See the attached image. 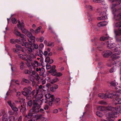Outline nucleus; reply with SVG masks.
<instances>
[{
	"mask_svg": "<svg viewBox=\"0 0 121 121\" xmlns=\"http://www.w3.org/2000/svg\"><path fill=\"white\" fill-rule=\"evenodd\" d=\"M15 117L11 116L9 117L7 114H4L3 117L2 121H14Z\"/></svg>",
	"mask_w": 121,
	"mask_h": 121,
	"instance_id": "nucleus-10",
	"label": "nucleus"
},
{
	"mask_svg": "<svg viewBox=\"0 0 121 121\" xmlns=\"http://www.w3.org/2000/svg\"><path fill=\"white\" fill-rule=\"evenodd\" d=\"M31 65L33 66V69H35V68L34 67V65L36 67H38L39 65L38 62L37 61H35L34 63H31Z\"/></svg>",
	"mask_w": 121,
	"mask_h": 121,
	"instance_id": "nucleus-21",
	"label": "nucleus"
},
{
	"mask_svg": "<svg viewBox=\"0 0 121 121\" xmlns=\"http://www.w3.org/2000/svg\"><path fill=\"white\" fill-rule=\"evenodd\" d=\"M114 18L117 20H121V12L118 14L117 16L114 15Z\"/></svg>",
	"mask_w": 121,
	"mask_h": 121,
	"instance_id": "nucleus-20",
	"label": "nucleus"
},
{
	"mask_svg": "<svg viewBox=\"0 0 121 121\" xmlns=\"http://www.w3.org/2000/svg\"><path fill=\"white\" fill-rule=\"evenodd\" d=\"M98 96L100 98L103 99H106L107 98L111 97L109 96H107V93H100L98 94Z\"/></svg>",
	"mask_w": 121,
	"mask_h": 121,
	"instance_id": "nucleus-12",
	"label": "nucleus"
},
{
	"mask_svg": "<svg viewBox=\"0 0 121 121\" xmlns=\"http://www.w3.org/2000/svg\"><path fill=\"white\" fill-rule=\"evenodd\" d=\"M32 90V88L30 86H29L28 87H25L23 89V90L24 91L28 93L29 95L31 93V91Z\"/></svg>",
	"mask_w": 121,
	"mask_h": 121,
	"instance_id": "nucleus-16",
	"label": "nucleus"
},
{
	"mask_svg": "<svg viewBox=\"0 0 121 121\" xmlns=\"http://www.w3.org/2000/svg\"><path fill=\"white\" fill-rule=\"evenodd\" d=\"M35 76L36 77V79L37 81L39 80L40 78L39 75L38 74H35Z\"/></svg>",
	"mask_w": 121,
	"mask_h": 121,
	"instance_id": "nucleus-51",
	"label": "nucleus"
},
{
	"mask_svg": "<svg viewBox=\"0 0 121 121\" xmlns=\"http://www.w3.org/2000/svg\"><path fill=\"white\" fill-rule=\"evenodd\" d=\"M50 59V57H47L45 59V61L46 62H48Z\"/></svg>",
	"mask_w": 121,
	"mask_h": 121,
	"instance_id": "nucleus-53",
	"label": "nucleus"
},
{
	"mask_svg": "<svg viewBox=\"0 0 121 121\" xmlns=\"http://www.w3.org/2000/svg\"><path fill=\"white\" fill-rule=\"evenodd\" d=\"M29 78L31 81L33 82L34 80L35 77L33 75H31L29 77Z\"/></svg>",
	"mask_w": 121,
	"mask_h": 121,
	"instance_id": "nucleus-40",
	"label": "nucleus"
},
{
	"mask_svg": "<svg viewBox=\"0 0 121 121\" xmlns=\"http://www.w3.org/2000/svg\"><path fill=\"white\" fill-rule=\"evenodd\" d=\"M114 32L116 36L121 35V28H119L118 31H115Z\"/></svg>",
	"mask_w": 121,
	"mask_h": 121,
	"instance_id": "nucleus-26",
	"label": "nucleus"
},
{
	"mask_svg": "<svg viewBox=\"0 0 121 121\" xmlns=\"http://www.w3.org/2000/svg\"><path fill=\"white\" fill-rule=\"evenodd\" d=\"M48 29L51 30V31L53 33H54V32L53 31V30H52V29L51 27H49L48 28Z\"/></svg>",
	"mask_w": 121,
	"mask_h": 121,
	"instance_id": "nucleus-58",
	"label": "nucleus"
},
{
	"mask_svg": "<svg viewBox=\"0 0 121 121\" xmlns=\"http://www.w3.org/2000/svg\"><path fill=\"white\" fill-rule=\"evenodd\" d=\"M108 22L106 21H103L99 23L98 24V26L99 27H101L106 25L107 24Z\"/></svg>",
	"mask_w": 121,
	"mask_h": 121,
	"instance_id": "nucleus-18",
	"label": "nucleus"
},
{
	"mask_svg": "<svg viewBox=\"0 0 121 121\" xmlns=\"http://www.w3.org/2000/svg\"><path fill=\"white\" fill-rule=\"evenodd\" d=\"M46 68L47 69H48L51 68V65H47L46 66Z\"/></svg>",
	"mask_w": 121,
	"mask_h": 121,
	"instance_id": "nucleus-55",
	"label": "nucleus"
},
{
	"mask_svg": "<svg viewBox=\"0 0 121 121\" xmlns=\"http://www.w3.org/2000/svg\"><path fill=\"white\" fill-rule=\"evenodd\" d=\"M114 67H112L110 69V71H109L111 73H112L114 72V71L115 70L114 69Z\"/></svg>",
	"mask_w": 121,
	"mask_h": 121,
	"instance_id": "nucleus-57",
	"label": "nucleus"
},
{
	"mask_svg": "<svg viewBox=\"0 0 121 121\" xmlns=\"http://www.w3.org/2000/svg\"><path fill=\"white\" fill-rule=\"evenodd\" d=\"M22 93L24 96H27L29 94L28 93L24 91L22 92Z\"/></svg>",
	"mask_w": 121,
	"mask_h": 121,
	"instance_id": "nucleus-48",
	"label": "nucleus"
},
{
	"mask_svg": "<svg viewBox=\"0 0 121 121\" xmlns=\"http://www.w3.org/2000/svg\"><path fill=\"white\" fill-rule=\"evenodd\" d=\"M44 38L43 37L41 36L39 38H37L36 39V41H39L40 42H42L44 40Z\"/></svg>",
	"mask_w": 121,
	"mask_h": 121,
	"instance_id": "nucleus-24",
	"label": "nucleus"
},
{
	"mask_svg": "<svg viewBox=\"0 0 121 121\" xmlns=\"http://www.w3.org/2000/svg\"><path fill=\"white\" fill-rule=\"evenodd\" d=\"M110 84L113 86H116L118 85V83H117L115 81H113L111 82Z\"/></svg>",
	"mask_w": 121,
	"mask_h": 121,
	"instance_id": "nucleus-34",
	"label": "nucleus"
},
{
	"mask_svg": "<svg viewBox=\"0 0 121 121\" xmlns=\"http://www.w3.org/2000/svg\"><path fill=\"white\" fill-rule=\"evenodd\" d=\"M16 47L17 48L16 49H13V50L14 52L18 53L19 50H21L23 52V50H22V48L18 45L16 44Z\"/></svg>",
	"mask_w": 121,
	"mask_h": 121,
	"instance_id": "nucleus-13",
	"label": "nucleus"
},
{
	"mask_svg": "<svg viewBox=\"0 0 121 121\" xmlns=\"http://www.w3.org/2000/svg\"><path fill=\"white\" fill-rule=\"evenodd\" d=\"M32 104V101L30 100L29 101L28 103V105L29 106H31Z\"/></svg>",
	"mask_w": 121,
	"mask_h": 121,
	"instance_id": "nucleus-54",
	"label": "nucleus"
},
{
	"mask_svg": "<svg viewBox=\"0 0 121 121\" xmlns=\"http://www.w3.org/2000/svg\"><path fill=\"white\" fill-rule=\"evenodd\" d=\"M107 18V16L106 15L104 16L99 17H97V19L98 20H103Z\"/></svg>",
	"mask_w": 121,
	"mask_h": 121,
	"instance_id": "nucleus-29",
	"label": "nucleus"
},
{
	"mask_svg": "<svg viewBox=\"0 0 121 121\" xmlns=\"http://www.w3.org/2000/svg\"><path fill=\"white\" fill-rule=\"evenodd\" d=\"M34 106L33 107V108L30 110V113H29L27 115H26L25 116V118H32L29 121H30V120H33V118L35 117V115L34 113H33L32 112V111H33L34 112H38L39 111V109H35L34 108Z\"/></svg>",
	"mask_w": 121,
	"mask_h": 121,
	"instance_id": "nucleus-6",
	"label": "nucleus"
},
{
	"mask_svg": "<svg viewBox=\"0 0 121 121\" xmlns=\"http://www.w3.org/2000/svg\"><path fill=\"white\" fill-rule=\"evenodd\" d=\"M117 4H114L113 5L112 7V8L113 9V11H112V13H113L115 15V13L116 12H117L118 11V9H113V8L114 7H115L116 5Z\"/></svg>",
	"mask_w": 121,
	"mask_h": 121,
	"instance_id": "nucleus-30",
	"label": "nucleus"
},
{
	"mask_svg": "<svg viewBox=\"0 0 121 121\" xmlns=\"http://www.w3.org/2000/svg\"><path fill=\"white\" fill-rule=\"evenodd\" d=\"M86 7L88 9H90L91 10H92V7L90 5H87L86 6Z\"/></svg>",
	"mask_w": 121,
	"mask_h": 121,
	"instance_id": "nucleus-50",
	"label": "nucleus"
},
{
	"mask_svg": "<svg viewBox=\"0 0 121 121\" xmlns=\"http://www.w3.org/2000/svg\"><path fill=\"white\" fill-rule=\"evenodd\" d=\"M48 105H46L44 107V109L45 110H47L48 109Z\"/></svg>",
	"mask_w": 121,
	"mask_h": 121,
	"instance_id": "nucleus-64",
	"label": "nucleus"
},
{
	"mask_svg": "<svg viewBox=\"0 0 121 121\" xmlns=\"http://www.w3.org/2000/svg\"><path fill=\"white\" fill-rule=\"evenodd\" d=\"M36 70L37 72L39 71H40V74L41 75H42L44 72V69L43 67H42L41 68H38L36 67Z\"/></svg>",
	"mask_w": 121,
	"mask_h": 121,
	"instance_id": "nucleus-15",
	"label": "nucleus"
},
{
	"mask_svg": "<svg viewBox=\"0 0 121 121\" xmlns=\"http://www.w3.org/2000/svg\"><path fill=\"white\" fill-rule=\"evenodd\" d=\"M44 87H45L44 86H42V85H40L38 89L37 90L39 91H42V90H43V91H45V90L44 89Z\"/></svg>",
	"mask_w": 121,
	"mask_h": 121,
	"instance_id": "nucleus-35",
	"label": "nucleus"
},
{
	"mask_svg": "<svg viewBox=\"0 0 121 121\" xmlns=\"http://www.w3.org/2000/svg\"><path fill=\"white\" fill-rule=\"evenodd\" d=\"M98 104L102 105H107V103L104 100H102L99 101L98 102Z\"/></svg>",
	"mask_w": 121,
	"mask_h": 121,
	"instance_id": "nucleus-31",
	"label": "nucleus"
},
{
	"mask_svg": "<svg viewBox=\"0 0 121 121\" xmlns=\"http://www.w3.org/2000/svg\"><path fill=\"white\" fill-rule=\"evenodd\" d=\"M48 42L46 40H44V43L45 45H47L48 43Z\"/></svg>",
	"mask_w": 121,
	"mask_h": 121,
	"instance_id": "nucleus-63",
	"label": "nucleus"
},
{
	"mask_svg": "<svg viewBox=\"0 0 121 121\" xmlns=\"http://www.w3.org/2000/svg\"><path fill=\"white\" fill-rule=\"evenodd\" d=\"M19 57L21 59H22L26 60V58L24 57V56H26L27 55L26 54H25L24 55H23L21 54H19L18 55Z\"/></svg>",
	"mask_w": 121,
	"mask_h": 121,
	"instance_id": "nucleus-32",
	"label": "nucleus"
},
{
	"mask_svg": "<svg viewBox=\"0 0 121 121\" xmlns=\"http://www.w3.org/2000/svg\"><path fill=\"white\" fill-rule=\"evenodd\" d=\"M25 72L26 74H29L30 73L29 71L27 70H26Z\"/></svg>",
	"mask_w": 121,
	"mask_h": 121,
	"instance_id": "nucleus-61",
	"label": "nucleus"
},
{
	"mask_svg": "<svg viewBox=\"0 0 121 121\" xmlns=\"http://www.w3.org/2000/svg\"><path fill=\"white\" fill-rule=\"evenodd\" d=\"M18 24L17 25L18 28L21 30L22 32L25 33V35H27L30 39H32L33 42H35V36H32V34L26 29L24 28V24L23 22H22L21 23L20 21H18Z\"/></svg>",
	"mask_w": 121,
	"mask_h": 121,
	"instance_id": "nucleus-4",
	"label": "nucleus"
},
{
	"mask_svg": "<svg viewBox=\"0 0 121 121\" xmlns=\"http://www.w3.org/2000/svg\"><path fill=\"white\" fill-rule=\"evenodd\" d=\"M56 70H51L49 71V73H51L53 76H56Z\"/></svg>",
	"mask_w": 121,
	"mask_h": 121,
	"instance_id": "nucleus-27",
	"label": "nucleus"
},
{
	"mask_svg": "<svg viewBox=\"0 0 121 121\" xmlns=\"http://www.w3.org/2000/svg\"><path fill=\"white\" fill-rule=\"evenodd\" d=\"M119 86H117V87H116L115 89L116 90V91L115 92V93H109L108 94L107 93V96H111V97L108 98H112L113 97V95L118 96L120 94H121V91H120L121 90V89H119Z\"/></svg>",
	"mask_w": 121,
	"mask_h": 121,
	"instance_id": "nucleus-9",
	"label": "nucleus"
},
{
	"mask_svg": "<svg viewBox=\"0 0 121 121\" xmlns=\"http://www.w3.org/2000/svg\"><path fill=\"white\" fill-rule=\"evenodd\" d=\"M112 52L109 51H108L106 52L105 53L103 54V56L104 57H107L112 54Z\"/></svg>",
	"mask_w": 121,
	"mask_h": 121,
	"instance_id": "nucleus-17",
	"label": "nucleus"
},
{
	"mask_svg": "<svg viewBox=\"0 0 121 121\" xmlns=\"http://www.w3.org/2000/svg\"><path fill=\"white\" fill-rule=\"evenodd\" d=\"M53 60L52 59H50L49 61L48 62V63L49 64H52L53 63Z\"/></svg>",
	"mask_w": 121,
	"mask_h": 121,
	"instance_id": "nucleus-59",
	"label": "nucleus"
},
{
	"mask_svg": "<svg viewBox=\"0 0 121 121\" xmlns=\"http://www.w3.org/2000/svg\"><path fill=\"white\" fill-rule=\"evenodd\" d=\"M12 109L13 111H15L17 112L18 111V108L16 107L15 105L14 107H12Z\"/></svg>",
	"mask_w": 121,
	"mask_h": 121,
	"instance_id": "nucleus-45",
	"label": "nucleus"
},
{
	"mask_svg": "<svg viewBox=\"0 0 121 121\" xmlns=\"http://www.w3.org/2000/svg\"><path fill=\"white\" fill-rule=\"evenodd\" d=\"M60 99L58 98H56L55 100V101L56 103H59Z\"/></svg>",
	"mask_w": 121,
	"mask_h": 121,
	"instance_id": "nucleus-47",
	"label": "nucleus"
},
{
	"mask_svg": "<svg viewBox=\"0 0 121 121\" xmlns=\"http://www.w3.org/2000/svg\"><path fill=\"white\" fill-rule=\"evenodd\" d=\"M30 39L28 40L29 41L30 43V44H29L28 43L25 42V43H24L22 44V45L23 46H25L26 48H27V50L28 51L30 52H32L33 50L34 49H37L39 47L38 44L34 43L33 44V46L32 45V43H34L33 42L32 39Z\"/></svg>",
	"mask_w": 121,
	"mask_h": 121,
	"instance_id": "nucleus-5",
	"label": "nucleus"
},
{
	"mask_svg": "<svg viewBox=\"0 0 121 121\" xmlns=\"http://www.w3.org/2000/svg\"><path fill=\"white\" fill-rule=\"evenodd\" d=\"M22 81L23 82L26 83H29L30 82V81L29 80L25 78H23Z\"/></svg>",
	"mask_w": 121,
	"mask_h": 121,
	"instance_id": "nucleus-43",
	"label": "nucleus"
},
{
	"mask_svg": "<svg viewBox=\"0 0 121 121\" xmlns=\"http://www.w3.org/2000/svg\"><path fill=\"white\" fill-rule=\"evenodd\" d=\"M104 0H93V1L94 2L99 3L101 2L103 5L105 4V3L104 2Z\"/></svg>",
	"mask_w": 121,
	"mask_h": 121,
	"instance_id": "nucleus-25",
	"label": "nucleus"
},
{
	"mask_svg": "<svg viewBox=\"0 0 121 121\" xmlns=\"http://www.w3.org/2000/svg\"><path fill=\"white\" fill-rule=\"evenodd\" d=\"M57 49L60 50H63V47H60V48L58 47Z\"/></svg>",
	"mask_w": 121,
	"mask_h": 121,
	"instance_id": "nucleus-62",
	"label": "nucleus"
},
{
	"mask_svg": "<svg viewBox=\"0 0 121 121\" xmlns=\"http://www.w3.org/2000/svg\"><path fill=\"white\" fill-rule=\"evenodd\" d=\"M58 85L55 84L50 88V90L51 91L54 92L55 91L56 89L58 88Z\"/></svg>",
	"mask_w": 121,
	"mask_h": 121,
	"instance_id": "nucleus-19",
	"label": "nucleus"
},
{
	"mask_svg": "<svg viewBox=\"0 0 121 121\" xmlns=\"http://www.w3.org/2000/svg\"><path fill=\"white\" fill-rule=\"evenodd\" d=\"M26 57L27 59L29 60H26L27 62L26 63L27 64V65H28L29 64H30V60H31V57L30 55H27Z\"/></svg>",
	"mask_w": 121,
	"mask_h": 121,
	"instance_id": "nucleus-28",
	"label": "nucleus"
},
{
	"mask_svg": "<svg viewBox=\"0 0 121 121\" xmlns=\"http://www.w3.org/2000/svg\"><path fill=\"white\" fill-rule=\"evenodd\" d=\"M24 64V63L22 62H21L20 64V68L21 70L23 69Z\"/></svg>",
	"mask_w": 121,
	"mask_h": 121,
	"instance_id": "nucleus-44",
	"label": "nucleus"
},
{
	"mask_svg": "<svg viewBox=\"0 0 121 121\" xmlns=\"http://www.w3.org/2000/svg\"><path fill=\"white\" fill-rule=\"evenodd\" d=\"M62 75V74L60 72H56V76L57 77H59L61 76Z\"/></svg>",
	"mask_w": 121,
	"mask_h": 121,
	"instance_id": "nucleus-46",
	"label": "nucleus"
},
{
	"mask_svg": "<svg viewBox=\"0 0 121 121\" xmlns=\"http://www.w3.org/2000/svg\"><path fill=\"white\" fill-rule=\"evenodd\" d=\"M39 91L37 90L36 92V94L34 96L35 98H36L35 100H34L33 101V104L34 106V109L35 108V109H39L40 108H37V106H35L34 104V101H39V100H41L40 99L42 98L43 97V95L41 94H38L39 93Z\"/></svg>",
	"mask_w": 121,
	"mask_h": 121,
	"instance_id": "nucleus-8",
	"label": "nucleus"
},
{
	"mask_svg": "<svg viewBox=\"0 0 121 121\" xmlns=\"http://www.w3.org/2000/svg\"><path fill=\"white\" fill-rule=\"evenodd\" d=\"M31 57V59L32 58H34L35 57V56L33 54H30Z\"/></svg>",
	"mask_w": 121,
	"mask_h": 121,
	"instance_id": "nucleus-56",
	"label": "nucleus"
},
{
	"mask_svg": "<svg viewBox=\"0 0 121 121\" xmlns=\"http://www.w3.org/2000/svg\"><path fill=\"white\" fill-rule=\"evenodd\" d=\"M113 52L115 53L111 56V58L113 60L119 58H120L119 55L121 53V52L120 50H118V48H115Z\"/></svg>",
	"mask_w": 121,
	"mask_h": 121,
	"instance_id": "nucleus-7",
	"label": "nucleus"
},
{
	"mask_svg": "<svg viewBox=\"0 0 121 121\" xmlns=\"http://www.w3.org/2000/svg\"><path fill=\"white\" fill-rule=\"evenodd\" d=\"M96 115L100 117H102L103 116V114L102 113L99 112H96Z\"/></svg>",
	"mask_w": 121,
	"mask_h": 121,
	"instance_id": "nucleus-38",
	"label": "nucleus"
},
{
	"mask_svg": "<svg viewBox=\"0 0 121 121\" xmlns=\"http://www.w3.org/2000/svg\"><path fill=\"white\" fill-rule=\"evenodd\" d=\"M109 39V37H105L104 36L101 37L100 38V39L101 41H104L106 40Z\"/></svg>",
	"mask_w": 121,
	"mask_h": 121,
	"instance_id": "nucleus-37",
	"label": "nucleus"
},
{
	"mask_svg": "<svg viewBox=\"0 0 121 121\" xmlns=\"http://www.w3.org/2000/svg\"><path fill=\"white\" fill-rule=\"evenodd\" d=\"M27 96L26 99H30L31 98V96H30V95H28L27 96Z\"/></svg>",
	"mask_w": 121,
	"mask_h": 121,
	"instance_id": "nucleus-60",
	"label": "nucleus"
},
{
	"mask_svg": "<svg viewBox=\"0 0 121 121\" xmlns=\"http://www.w3.org/2000/svg\"><path fill=\"white\" fill-rule=\"evenodd\" d=\"M115 26L117 27H121V21L117 22L115 24Z\"/></svg>",
	"mask_w": 121,
	"mask_h": 121,
	"instance_id": "nucleus-36",
	"label": "nucleus"
},
{
	"mask_svg": "<svg viewBox=\"0 0 121 121\" xmlns=\"http://www.w3.org/2000/svg\"><path fill=\"white\" fill-rule=\"evenodd\" d=\"M39 49H42L44 47V44L43 43H41L39 45Z\"/></svg>",
	"mask_w": 121,
	"mask_h": 121,
	"instance_id": "nucleus-49",
	"label": "nucleus"
},
{
	"mask_svg": "<svg viewBox=\"0 0 121 121\" xmlns=\"http://www.w3.org/2000/svg\"><path fill=\"white\" fill-rule=\"evenodd\" d=\"M107 43V47L108 48H112L114 47L115 45L114 43L111 44L109 43L108 42Z\"/></svg>",
	"mask_w": 121,
	"mask_h": 121,
	"instance_id": "nucleus-22",
	"label": "nucleus"
},
{
	"mask_svg": "<svg viewBox=\"0 0 121 121\" xmlns=\"http://www.w3.org/2000/svg\"><path fill=\"white\" fill-rule=\"evenodd\" d=\"M45 96V99H42V100L36 101H34V104L35 106H37V108H40V105L42 104V103L44 102L45 103H47L48 102H49V105H51L52 104V102L54 101V95H51L50 94L47 93L46 94Z\"/></svg>",
	"mask_w": 121,
	"mask_h": 121,
	"instance_id": "nucleus-2",
	"label": "nucleus"
},
{
	"mask_svg": "<svg viewBox=\"0 0 121 121\" xmlns=\"http://www.w3.org/2000/svg\"><path fill=\"white\" fill-rule=\"evenodd\" d=\"M41 28V26H39L38 27L36 30L35 32L36 34H38L40 31V29Z\"/></svg>",
	"mask_w": 121,
	"mask_h": 121,
	"instance_id": "nucleus-42",
	"label": "nucleus"
},
{
	"mask_svg": "<svg viewBox=\"0 0 121 121\" xmlns=\"http://www.w3.org/2000/svg\"><path fill=\"white\" fill-rule=\"evenodd\" d=\"M58 112V110L57 109H55L52 110V113L54 114L57 113Z\"/></svg>",
	"mask_w": 121,
	"mask_h": 121,
	"instance_id": "nucleus-52",
	"label": "nucleus"
},
{
	"mask_svg": "<svg viewBox=\"0 0 121 121\" xmlns=\"http://www.w3.org/2000/svg\"><path fill=\"white\" fill-rule=\"evenodd\" d=\"M33 120L30 121H35L38 119H39L40 121H45L46 119L45 118L42 117L41 115H37L35 116V117L33 118Z\"/></svg>",
	"mask_w": 121,
	"mask_h": 121,
	"instance_id": "nucleus-11",
	"label": "nucleus"
},
{
	"mask_svg": "<svg viewBox=\"0 0 121 121\" xmlns=\"http://www.w3.org/2000/svg\"><path fill=\"white\" fill-rule=\"evenodd\" d=\"M58 81V79L57 78H56L52 79L51 83H53L56 82Z\"/></svg>",
	"mask_w": 121,
	"mask_h": 121,
	"instance_id": "nucleus-39",
	"label": "nucleus"
},
{
	"mask_svg": "<svg viewBox=\"0 0 121 121\" xmlns=\"http://www.w3.org/2000/svg\"><path fill=\"white\" fill-rule=\"evenodd\" d=\"M97 109L101 111L105 110L111 111V112L108 113L107 115V116L109 117H116V115H117L118 113H121V107L120 106L113 107L109 106L106 107L99 106L97 107Z\"/></svg>",
	"mask_w": 121,
	"mask_h": 121,
	"instance_id": "nucleus-1",
	"label": "nucleus"
},
{
	"mask_svg": "<svg viewBox=\"0 0 121 121\" xmlns=\"http://www.w3.org/2000/svg\"><path fill=\"white\" fill-rule=\"evenodd\" d=\"M7 103L9 106L12 108V107H14L15 105V104L13 102H12L10 100H9L7 102Z\"/></svg>",
	"mask_w": 121,
	"mask_h": 121,
	"instance_id": "nucleus-23",
	"label": "nucleus"
},
{
	"mask_svg": "<svg viewBox=\"0 0 121 121\" xmlns=\"http://www.w3.org/2000/svg\"><path fill=\"white\" fill-rule=\"evenodd\" d=\"M13 33L14 34L17 36L20 37L19 39H16L15 40L13 39H11L10 40V43L12 44L15 43L16 42L17 43L22 44L26 41V36L25 35L21 34V33L18 31V29L17 27L14 28Z\"/></svg>",
	"mask_w": 121,
	"mask_h": 121,
	"instance_id": "nucleus-3",
	"label": "nucleus"
},
{
	"mask_svg": "<svg viewBox=\"0 0 121 121\" xmlns=\"http://www.w3.org/2000/svg\"><path fill=\"white\" fill-rule=\"evenodd\" d=\"M12 23L13 24H16L17 22L16 19L15 18H12Z\"/></svg>",
	"mask_w": 121,
	"mask_h": 121,
	"instance_id": "nucleus-41",
	"label": "nucleus"
},
{
	"mask_svg": "<svg viewBox=\"0 0 121 121\" xmlns=\"http://www.w3.org/2000/svg\"><path fill=\"white\" fill-rule=\"evenodd\" d=\"M47 46L50 47H52L54 46V44L53 43L50 41L48 42Z\"/></svg>",
	"mask_w": 121,
	"mask_h": 121,
	"instance_id": "nucleus-33",
	"label": "nucleus"
},
{
	"mask_svg": "<svg viewBox=\"0 0 121 121\" xmlns=\"http://www.w3.org/2000/svg\"><path fill=\"white\" fill-rule=\"evenodd\" d=\"M113 103L115 105H116L117 104H121V98H119L118 97H116Z\"/></svg>",
	"mask_w": 121,
	"mask_h": 121,
	"instance_id": "nucleus-14",
	"label": "nucleus"
}]
</instances>
